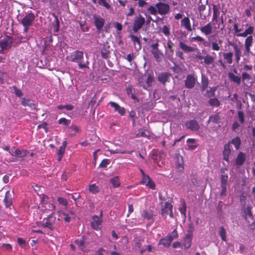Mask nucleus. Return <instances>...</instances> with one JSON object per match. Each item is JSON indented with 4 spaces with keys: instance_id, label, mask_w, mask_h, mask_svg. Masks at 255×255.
<instances>
[{
    "instance_id": "nucleus-1",
    "label": "nucleus",
    "mask_w": 255,
    "mask_h": 255,
    "mask_svg": "<svg viewBox=\"0 0 255 255\" xmlns=\"http://www.w3.org/2000/svg\"><path fill=\"white\" fill-rule=\"evenodd\" d=\"M84 59V53L82 51L76 50L71 53L70 55L67 57V59L72 62H75L78 64L79 68L83 69L88 67V61L86 63H82Z\"/></svg>"
},
{
    "instance_id": "nucleus-2",
    "label": "nucleus",
    "mask_w": 255,
    "mask_h": 255,
    "mask_svg": "<svg viewBox=\"0 0 255 255\" xmlns=\"http://www.w3.org/2000/svg\"><path fill=\"white\" fill-rule=\"evenodd\" d=\"M15 39L12 36L5 35L0 40V53H3L4 51L8 50L12 47L16 46Z\"/></svg>"
},
{
    "instance_id": "nucleus-3",
    "label": "nucleus",
    "mask_w": 255,
    "mask_h": 255,
    "mask_svg": "<svg viewBox=\"0 0 255 255\" xmlns=\"http://www.w3.org/2000/svg\"><path fill=\"white\" fill-rule=\"evenodd\" d=\"M53 215V213L51 212L46 218H44L41 223V226L50 230H54L55 228L56 219Z\"/></svg>"
},
{
    "instance_id": "nucleus-4",
    "label": "nucleus",
    "mask_w": 255,
    "mask_h": 255,
    "mask_svg": "<svg viewBox=\"0 0 255 255\" xmlns=\"http://www.w3.org/2000/svg\"><path fill=\"white\" fill-rule=\"evenodd\" d=\"M35 19L34 14L32 12H29L26 14L21 20L20 23L24 27V31L26 32L28 28L30 26Z\"/></svg>"
},
{
    "instance_id": "nucleus-5",
    "label": "nucleus",
    "mask_w": 255,
    "mask_h": 255,
    "mask_svg": "<svg viewBox=\"0 0 255 255\" xmlns=\"http://www.w3.org/2000/svg\"><path fill=\"white\" fill-rule=\"evenodd\" d=\"M160 205H161V215L166 218L167 215H169L171 218H174V215L173 213V205L171 203L166 202L164 205H162V202H160Z\"/></svg>"
},
{
    "instance_id": "nucleus-6",
    "label": "nucleus",
    "mask_w": 255,
    "mask_h": 255,
    "mask_svg": "<svg viewBox=\"0 0 255 255\" xmlns=\"http://www.w3.org/2000/svg\"><path fill=\"white\" fill-rule=\"evenodd\" d=\"M145 18L140 14H138L134 20L132 26V30L134 32H137L140 29L145 22Z\"/></svg>"
},
{
    "instance_id": "nucleus-7",
    "label": "nucleus",
    "mask_w": 255,
    "mask_h": 255,
    "mask_svg": "<svg viewBox=\"0 0 255 255\" xmlns=\"http://www.w3.org/2000/svg\"><path fill=\"white\" fill-rule=\"evenodd\" d=\"M103 222V211L101 210L99 216L94 215L92 221L90 223L91 228L95 230H98Z\"/></svg>"
},
{
    "instance_id": "nucleus-8",
    "label": "nucleus",
    "mask_w": 255,
    "mask_h": 255,
    "mask_svg": "<svg viewBox=\"0 0 255 255\" xmlns=\"http://www.w3.org/2000/svg\"><path fill=\"white\" fill-rule=\"evenodd\" d=\"M156 7L157 9L158 13L160 15H166L170 11V5L166 3L158 2L156 3Z\"/></svg>"
},
{
    "instance_id": "nucleus-9",
    "label": "nucleus",
    "mask_w": 255,
    "mask_h": 255,
    "mask_svg": "<svg viewBox=\"0 0 255 255\" xmlns=\"http://www.w3.org/2000/svg\"><path fill=\"white\" fill-rule=\"evenodd\" d=\"M158 46L159 45L157 42L151 44V52L155 59L158 61H160L163 57V54L159 49Z\"/></svg>"
},
{
    "instance_id": "nucleus-10",
    "label": "nucleus",
    "mask_w": 255,
    "mask_h": 255,
    "mask_svg": "<svg viewBox=\"0 0 255 255\" xmlns=\"http://www.w3.org/2000/svg\"><path fill=\"white\" fill-rule=\"evenodd\" d=\"M197 77L194 74H189L185 80V86L188 89L193 88L196 84Z\"/></svg>"
},
{
    "instance_id": "nucleus-11",
    "label": "nucleus",
    "mask_w": 255,
    "mask_h": 255,
    "mask_svg": "<svg viewBox=\"0 0 255 255\" xmlns=\"http://www.w3.org/2000/svg\"><path fill=\"white\" fill-rule=\"evenodd\" d=\"M172 78V74L167 72H162L158 74L157 77L158 81L164 85H165L166 83L170 82L171 79Z\"/></svg>"
},
{
    "instance_id": "nucleus-12",
    "label": "nucleus",
    "mask_w": 255,
    "mask_h": 255,
    "mask_svg": "<svg viewBox=\"0 0 255 255\" xmlns=\"http://www.w3.org/2000/svg\"><path fill=\"white\" fill-rule=\"evenodd\" d=\"M229 44L233 47L235 52L236 62L239 63L241 60V57L242 56L241 47L237 44L234 42H229Z\"/></svg>"
},
{
    "instance_id": "nucleus-13",
    "label": "nucleus",
    "mask_w": 255,
    "mask_h": 255,
    "mask_svg": "<svg viewBox=\"0 0 255 255\" xmlns=\"http://www.w3.org/2000/svg\"><path fill=\"white\" fill-rule=\"evenodd\" d=\"M193 239V234L191 231H188L186 234L182 245L185 249H189L192 245V241Z\"/></svg>"
},
{
    "instance_id": "nucleus-14",
    "label": "nucleus",
    "mask_w": 255,
    "mask_h": 255,
    "mask_svg": "<svg viewBox=\"0 0 255 255\" xmlns=\"http://www.w3.org/2000/svg\"><path fill=\"white\" fill-rule=\"evenodd\" d=\"M186 128L192 131H197L200 128L198 123L195 120H190L185 124Z\"/></svg>"
},
{
    "instance_id": "nucleus-15",
    "label": "nucleus",
    "mask_w": 255,
    "mask_h": 255,
    "mask_svg": "<svg viewBox=\"0 0 255 255\" xmlns=\"http://www.w3.org/2000/svg\"><path fill=\"white\" fill-rule=\"evenodd\" d=\"M222 40L219 39L218 41L216 40H212L210 43L205 41L204 44L206 46L211 45L212 50L213 51H218L221 49V47L222 44Z\"/></svg>"
},
{
    "instance_id": "nucleus-16",
    "label": "nucleus",
    "mask_w": 255,
    "mask_h": 255,
    "mask_svg": "<svg viewBox=\"0 0 255 255\" xmlns=\"http://www.w3.org/2000/svg\"><path fill=\"white\" fill-rule=\"evenodd\" d=\"M9 153L13 156H16L17 157H25L29 151L26 150H20L19 149H15L13 147L10 151H9Z\"/></svg>"
},
{
    "instance_id": "nucleus-17",
    "label": "nucleus",
    "mask_w": 255,
    "mask_h": 255,
    "mask_svg": "<svg viewBox=\"0 0 255 255\" xmlns=\"http://www.w3.org/2000/svg\"><path fill=\"white\" fill-rule=\"evenodd\" d=\"M95 26L97 29L100 31L104 26L105 19L100 15H94L93 16Z\"/></svg>"
},
{
    "instance_id": "nucleus-18",
    "label": "nucleus",
    "mask_w": 255,
    "mask_h": 255,
    "mask_svg": "<svg viewBox=\"0 0 255 255\" xmlns=\"http://www.w3.org/2000/svg\"><path fill=\"white\" fill-rule=\"evenodd\" d=\"M174 46V43L172 42L170 39H168L167 42V46H165V53L167 56L171 57L173 55L174 50L173 47Z\"/></svg>"
},
{
    "instance_id": "nucleus-19",
    "label": "nucleus",
    "mask_w": 255,
    "mask_h": 255,
    "mask_svg": "<svg viewBox=\"0 0 255 255\" xmlns=\"http://www.w3.org/2000/svg\"><path fill=\"white\" fill-rule=\"evenodd\" d=\"M67 142L66 140H64L62 142V145L60 147L58 151L57 152V154L58 156L57 160L58 161H60L63 157L65 151V148L67 145Z\"/></svg>"
},
{
    "instance_id": "nucleus-20",
    "label": "nucleus",
    "mask_w": 255,
    "mask_h": 255,
    "mask_svg": "<svg viewBox=\"0 0 255 255\" xmlns=\"http://www.w3.org/2000/svg\"><path fill=\"white\" fill-rule=\"evenodd\" d=\"M181 26L185 28L188 31H192L190 21L188 17H184L181 19Z\"/></svg>"
},
{
    "instance_id": "nucleus-21",
    "label": "nucleus",
    "mask_w": 255,
    "mask_h": 255,
    "mask_svg": "<svg viewBox=\"0 0 255 255\" xmlns=\"http://www.w3.org/2000/svg\"><path fill=\"white\" fill-rule=\"evenodd\" d=\"M109 104L114 108L115 111L118 112L121 116L125 115L126 110L124 108L121 107L117 103L114 102H110Z\"/></svg>"
},
{
    "instance_id": "nucleus-22",
    "label": "nucleus",
    "mask_w": 255,
    "mask_h": 255,
    "mask_svg": "<svg viewBox=\"0 0 255 255\" xmlns=\"http://www.w3.org/2000/svg\"><path fill=\"white\" fill-rule=\"evenodd\" d=\"M201 32L204 35L207 36L210 35L213 30V28L211 26V23H208L204 26L200 27L199 28Z\"/></svg>"
},
{
    "instance_id": "nucleus-23",
    "label": "nucleus",
    "mask_w": 255,
    "mask_h": 255,
    "mask_svg": "<svg viewBox=\"0 0 255 255\" xmlns=\"http://www.w3.org/2000/svg\"><path fill=\"white\" fill-rule=\"evenodd\" d=\"M12 193L10 191L6 192L3 200L6 207H10L12 204Z\"/></svg>"
},
{
    "instance_id": "nucleus-24",
    "label": "nucleus",
    "mask_w": 255,
    "mask_h": 255,
    "mask_svg": "<svg viewBox=\"0 0 255 255\" xmlns=\"http://www.w3.org/2000/svg\"><path fill=\"white\" fill-rule=\"evenodd\" d=\"M246 159V154L243 152L240 151L237 155L236 159V164L238 165H242Z\"/></svg>"
},
{
    "instance_id": "nucleus-25",
    "label": "nucleus",
    "mask_w": 255,
    "mask_h": 255,
    "mask_svg": "<svg viewBox=\"0 0 255 255\" xmlns=\"http://www.w3.org/2000/svg\"><path fill=\"white\" fill-rule=\"evenodd\" d=\"M129 37L130 38L131 41H132L135 49L137 50L140 49L141 48V44L139 38L132 34H130Z\"/></svg>"
},
{
    "instance_id": "nucleus-26",
    "label": "nucleus",
    "mask_w": 255,
    "mask_h": 255,
    "mask_svg": "<svg viewBox=\"0 0 255 255\" xmlns=\"http://www.w3.org/2000/svg\"><path fill=\"white\" fill-rule=\"evenodd\" d=\"M231 152V149L230 147V144L229 143L226 144L224 145V150H223V159L225 161H228L229 160V156Z\"/></svg>"
},
{
    "instance_id": "nucleus-27",
    "label": "nucleus",
    "mask_w": 255,
    "mask_h": 255,
    "mask_svg": "<svg viewBox=\"0 0 255 255\" xmlns=\"http://www.w3.org/2000/svg\"><path fill=\"white\" fill-rule=\"evenodd\" d=\"M228 77L231 81L236 83L238 85L241 84V78L240 76L235 75L232 72H229L228 73Z\"/></svg>"
},
{
    "instance_id": "nucleus-28",
    "label": "nucleus",
    "mask_w": 255,
    "mask_h": 255,
    "mask_svg": "<svg viewBox=\"0 0 255 255\" xmlns=\"http://www.w3.org/2000/svg\"><path fill=\"white\" fill-rule=\"evenodd\" d=\"M153 211L152 210H144L142 211L141 216L144 219L147 220H152L153 218Z\"/></svg>"
},
{
    "instance_id": "nucleus-29",
    "label": "nucleus",
    "mask_w": 255,
    "mask_h": 255,
    "mask_svg": "<svg viewBox=\"0 0 255 255\" xmlns=\"http://www.w3.org/2000/svg\"><path fill=\"white\" fill-rule=\"evenodd\" d=\"M171 242L172 239L169 238V236H167L165 238L159 240L158 244L165 247H168L170 246Z\"/></svg>"
},
{
    "instance_id": "nucleus-30",
    "label": "nucleus",
    "mask_w": 255,
    "mask_h": 255,
    "mask_svg": "<svg viewBox=\"0 0 255 255\" xmlns=\"http://www.w3.org/2000/svg\"><path fill=\"white\" fill-rule=\"evenodd\" d=\"M179 46L180 48L185 52H191L194 51L195 50L194 47L188 46L182 41L179 42Z\"/></svg>"
},
{
    "instance_id": "nucleus-31",
    "label": "nucleus",
    "mask_w": 255,
    "mask_h": 255,
    "mask_svg": "<svg viewBox=\"0 0 255 255\" xmlns=\"http://www.w3.org/2000/svg\"><path fill=\"white\" fill-rule=\"evenodd\" d=\"M215 61V58L211 55L207 54L204 57V61H200L201 64L210 65L212 64Z\"/></svg>"
},
{
    "instance_id": "nucleus-32",
    "label": "nucleus",
    "mask_w": 255,
    "mask_h": 255,
    "mask_svg": "<svg viewBox=\"0 0 255 255\" xmlns=\"http://www.w3.org/2000/svg\"><path fill=\"white\" fill-rule=\"evenodd\" d=\"M59 218L58 219V220H60L61 219H63L65 222L69 223L71 221V216H69V214H67L66 213L63 211H59L58 212Z\"/></svg>"
},
{
    "instance_id": "nucleus-33",
    "label": "nucleus",
    "mask_w": 255,
    "mask_h": 255,
    "mask_svg": "<svg viewBox=\"0 0 255 255\" xmlns=\"http://www.w3.org/2000/svg\"><path fill=\"white\" fill-rule=\"evenodd\" d=\"M75 243L80 250H81L82 251H86V240L84 238H83L81 240H76L75 241Z\"/></svg>"
},
{
    "instance_id": "nucleus-34",
    "label": "nucleus",
    "mask_w": 255,
    "mask_h": 255,
    "mask_svg": "<svg viewBox=\"0 0 255 255\" xmlns=\"http://www.w3.org/2000/svg\"><path fill=\"white\" fill-rule=\"evenodd\" d=\"M223 56L227 63L231 64L233 63V53L232 52H224L223 54Z\"/></svg>"
},
{
    "instance_id": "nucleus-35",
    "label": "nucleus",
    "mask_w": 255,
    "mask_h": 255,
    "mask_svg": "<svg viewBox=\"0 0 255 255\" xmlns=\"http://www.w3.org/2000/svg\"><path fill=\"white\" fill-rule=\"evenodd\" d=\"M227 169L226 168H223L221 169L222 174L221 175V185H227V183L228 179V175L227 174H225V171H227Z\"/></svg>"
},
{
    "instance_id": "nucleus-36",
    "label": "nucleus",
    "mask_w": 255,
    "mask_h": 255,
    "mask_svg": "<svg viewBox=\"0 0 255 255\" xmlns=\"http://www.w3.org/2000/svg\"><path fill=\"white\" fill-rule=\"evenodd\" d=\"M42 207L44 208V212L45 213H48V211H51L53 212L55 208V206H54V204L51 201H49L47 204H46Z\"/></svg>"
},
{
    "instance_id": "nucleus-37",
    "label": "nucleus",
    "mask_w": 255,
    "mask_h": 255,
    "mask_svg": "<svg viewBox=\"0 0 255 255\" xmlns=\"http://www.w3.org/2000/svg\"><path fill=\"white\" fill-rule=\"evenodd\" d=\"M213 17H212V21H216L217 22L218 18L220 15V11L216 5H213Z\"/></svg>"
},
{
    "instance_id": "nucleus-38",
    "label": "nucleus",
    "mask_w": 255,
    "mask_h": 255,
    "mask_svg": "<svg viewBox=\"0 0 255 255\" xmlns=\"http://www.w3.org/2000/svg\"><path fill=\"white\" fill-rule=\"evenodd\" d=\"M110 182L115 188L119 187L121 185L120 179L118 176H115L111 178L110 180Z\"/></svg>"
},
{
    "instance_id": "nucleus-39",
    "label": "nucleus",
    "mask_w": 255,
    "mask_h": 255,
    "mask_svg": "<svg viewBox=\"0 0 255 255\" xmlns=\"http://www.w3.org/2000/svg\"><path fill=\"white\" fill-rule=\"evenodd\" d=\"M208 3L207 0H200L198 4V9L201 12L205 10L206 5Z\"/></svg>"
},
{
    "instance_id": "nucleus-40",
    "label": "nucleus",
    "mask_w": 255,
    "mask_h": 255,
    "mask_svg": "<svg viewBox=\"0 0 255 255\" xmlns=\"http://www.w3.org/2000/svg\"><path fill=\"white\" fill-rule=\"evenodd\" d=\"M21 104L24 107L28 106L31 108L34 107L35 106L34 104L31 103L29 99H26L25 98H22Z\"/></svg>"
},
{
    "instance_id": "nucleus-41",
    "label": "nucleus",
    "mask_w": 255,
    "mask_h": 255,
    "mask_svg": "<svg viewBox=\"0 0 255 255\" xmlns=\"http://www.w3.org/2000/svg\"><path fill=\"white\" fill-rule=\"evenodd\" d=\"M219 235L223 241H226V232L223 226L219 228Z\"/></svg>"
},
{
    "instance_id": "nucleus-42",
    "label": "nucleus",
    "mask_w": 255,
    "mask_h": 255,
    "mask_svg": "<svg viewBox=\"0 0 255 255\" xmlns=\"http://www.w3.org/2000/svg\"><path fill=\"white\" fill-rule=\"evenodd\" d=\"M231 143L235 146L236 149H238L241 144V141L240 137L237 136L233 138L231 141Z\"/></svg>"
},
{
    "instance_id": "nucleus-43",
    "label": "nucleus",
    "mask_w": 255,
    "mask_h": 255,
    "mask_svg": "<svg viewBox=\"0 0 255 255\" xmlns=\"http://www.w3.org/2000/svg\"><path fill=\"white\" fill-rule=\"evenodd\" d=\"M208 103L210 106L216 107H219L221 104L220 102L217 98L210 99L208 101Z\"/></svg>"
},
{
    "instance_id": "nucleus-44",
    "label": "nucleus",
    "mask_w": 255,
    "mask_h": 255,
    "mask_svg": "<svg viewBox=\"0 0 255 255\" xmlns=\"http://www.w3.org/2000/svg\"><path fill=\"white\" fill-rule=\"evenodd\" d=\"M147 11L149 13L153 15H155L158 13L157 9L156 7V5L155 6L151 5H149V6H148L147 8Z\"/></svg>"
},
{
    "instance_id": "nucleus-45",
    "label": "nucleus",
    "mask_w": 255,
    "mask_h": 255,
    "mask_svg": "<svg viewBox=\"0 0 255 255\" xmlns=\"http://www.w3.org/2000/svg\"><path fill=\"white\" fill-rule=\"evenodd\" d=\"M89 191L93 194L98 193L99 192V187L96 184H93L89 186Z\"/></svg>"
},
{
    "instance_id": "nucleus-46",
    "label": "nucleus",
    "mask_w": 255,
    "mask_h": 255,
    "mask_svg": "<svg viewBox=\"0 0 255 255\" xmlns=\"http://www.w3.org/2000/svg\"><path fill=\"white\" fill-rule=\"evenodd\" d=\"M17 241L19 246L22 248L25 249L28 246V244L26 243V241L21 238H18Z\"/></svg>"
},
{
    "instance_id": "nucleus-47",
    "label": "nucleus",
    "mask_w": 255,
    "mask_h": 255,
    "mask_svg": "<svg viewBox=\"0 0 255 255\" xmlns=\"http://www.w3.org/2000/svg\"><path fill=\"white\" fill-rule=\"evenodd\" d=\"M137 137H149L150 136L148 132L144 129H140L138 133L136 134Z\"/></svg>"
},
{
    "instance_id": "nucleus-48",
    "label": "nucleus",
    "mask_w": 255,
    "mask_h": 255,
    "mask_svg": "<svg viewBox=\"0 0 255 255\" xmlns=\"http://www.w3.org/2000/svg\"><path fill=\"white\" fill-rule=\"evenodd\" d=\"M110 51L107 48L103 47L101 50V56L103 58L107 59L110 56Z\"/></svg>"
},
{
    "instance_id": "nucleus-49",
    "label": "nucleus",
    "mask_w": 255,
    "mask_h": 255,
    "mask_svg": "<svg viewBox=\"0 0 255 255\" xmlns=\"http://www.w3.org/2000/svg\"><path fill=\"white\" fill-rule=\"evenodd\" d=\"M111 162L110 159H103L100 164H99V167L100 168H106L109 164H110Z\"/></svg>"
},
{
    "instance_id": "nucleus-50",
    "label": "nucleus",
    "mask_w": 255,
    "mask_h": 255,
    "mask_svg": "<svg viewBox=\"0 0 255 255\" xmlns=\"http://www.w3.org/2000/svg\"><path fill=\"white\" fill-rule=\"evenodd\" d=\"M201 83H202V86H201L202 90L203 91H204L208 87V83H209L208 78H206L205 77H202Z\"/></svg>"
},
{
    "instance_id": "nucleus-51",
    "label": "nucleus",
    "mask_w": 255,
    "mask_h": 255,
    "mask_svg": "<svg viewBox=\"0 0 255 255\" xmlns=\"http://www.w3.org/2000/svg\"><path fill=\"white\" fill-rule=\"evenodd\" d=\"M54 15L55 17V23H53L52 25H53V28H54V31L55 32H58L59 31V26H60L59 22L57 16L56 15H55V14H54Z\"/></svg>"
},
{
    "instance_id": "nucleus-52",
    "label": "nucleus",
    "mask_w": 255,
    "mask_h": 255,
    "mask_svg": "<svg viewBox=\"0 0 255 255\" xmlns=\"http://www.w3.org/2000/svg\"><path fill=\"white\" fill-rule=\"evenodd\" d=\"M49 201H50V199L47 195L44 194L41 195V203L42 207L46 204H47Z\"/></svg>"
},
{
    "instance_id": "nucleus-53",
    "label": "nucleus",
    "mask_w": 255,
    "mask_h": 255,
    "mask_svg": "<svg viewBox=\"0 0 255 255\" xmlns=\"http://www.w3.org/2000/svg\"><path fill=\"white\" fill-rule=\"evenodd\" d=\"M220 118L218 115H215L209 117V122H211L214 123H218Z\"/></svg>"
},
{
    "instance_id": "nucleus-54",
    "label": "nucleus",
    "mask_w": 255,
    "mask_h": 255,
    "mask_svg": "<svg viewBox=\"0 0 255 255\" xmlns=\"http://www.w3.org/2000/svg\"><path fill=\"white\" fill-rule=\"evenodd\" d=\"M162 32L166 36H168L170 35V28L165 25H164L161 29Z\"/></svg>"
},
{
    "instance_id": "nucleus-55",
    "label": "nucleus",
    "mask_w": 255,
    "mask_h": 255,
    "mask_svg": "<svg viewBox=\"0 0 255 255\" xmlns=\"http://www.w3.org/2000/svg\"><path fill=\"white\" fill-rule=\"evenodd\" d=\"M69 128L72 131H74V133L72 134V135H76V133H78L80 132V129L79 128L75 125H72Z\"/></svg>"
},
{
    "instance_id": "nucleus-56",
    "label": "nucleus",
    "mask_w": 255,
    "mask_h": 255,
    "mask_svg": "<svg viewBox=\"0 0 255 255\" xmlns=\"http://www.w3.org/2000/svg\"><path fill=\"white\" fill-rule=\"evenodd\" d=\"M145 185L152 190L155 189V184L151 178L148 180Z\"/></svg>"
},
{
    "instance_id": "nucleus-57",
    "label": "nucleus",
    "mask_w": 255,
    "mask_h": 255,
    "mask_svg": "<svg viewBox=\"0 0 255 255\" xmlns=\"http://www.w3.org/2000/svg\"><path fill=\"white\" fill-rule=\"evenodd\" d=\"M98 3L100 5L103 6L107 9L111 8V5L106 1V0H99Z\"/></svg>"
},
{
    "instance_id": "nucleus-58",
    "label": "nucleus",
    "mask_w": 255,
    "mask_h": 255,
    "mask_svg": "<svg viewBox=\"0 0 255 255\" xmlns=\"http://www.w3.org/2000/svg\"><path fill=\"white\" fill-rule=\"evenodd\" d=\"M253 38L252 35L249 36L245 40V45L251 46L253 43Z\"/></svg>"
},
{
    "instance_id": "nucleus-59",
    "label": "nucleus",
    "mask_w": 255,
    "mask_h": 255,
    "mask_svg": "<svg viewBox=\"0 0 255 255\" xmlns=\"http://www.w3.org/2000/svg\"><path fill=\"white\" fill-rule=\"evenodd\" d=\"M70 121L66 119L65 118H62L58 120L59 124H63L65 126H68L70 124Z\"/></svg>"
},
{
    "instance_id": "nucleus-60",
    "label": "nucleus",
    "mask_w": 255,
    "mask_h": 255,
    "mask_svg": "<svg viewBox=\"0 0 255 255\" xmlns=\"http://www.w3.org/2000/svg\"><path fill=\"white\" fill-rule=\"evenodd\" d=\"M169 236V238L172 239V241L178 237V232L176 229H174L172 232L170 234L167 235Z\"/></svg>"
},
{
    "instance_id": "nucleus-61",
    "label": "nucleus",
    "mask_w": 255,
    "mask_h": 255,
    "mask_svg": "<svg viewBox=\"0 0 255 255\" xmlns=\"http://www.w3.org/2000/svg\"><path fill=\"white\" fill-rule=\"evenodd\" d=\"M238 116L239 121L241 124H244L245 122L244 114L243 111H240L238 113Z\"/></svg>"
},
{
    "instance_id": "nucleus-62",
    "label": "nucleus",
    "mask_w": 255,
    "mask_h": 255,
    "mask_svg": "<svg viewBox=\"0 0 255 255\" xmlns=\"http://www.w3.org/2000/svg\"><path fill=\"white\" fill-rule=\"evenodd\" d=\"M12 88L14 90V94L16 96L21 97L23 95L21 90L18 89L16 86H13Z\"/></svg>"
},
{
    "instance_id": "nucleus-63",
    "label": "nucleus",
    "mask_w": 255,
    "mask_h": 255,
    "mask_svg": "<svg viewBox=\"0 0 255 255\" xmlns=\"http://www.w3.org/2000/svg\"><path fill=\"white\" fill-rule=\"evenodd\" d=\"M57 201L60 204L66 206L68 204V201L66 199L63 197H58Z\"/></svg>"
},
{
    "instance_id": "nucleus-64",
    "label": "nucleus",
    "mask_w": 255,
    "mask_h": 255,
    "mask_svg": "<svg viewBox=\"0 0 255 255\" xmlns=\"http://www.w3.org/2000/svg\"><path fill=\"white\" fill-rule=\"evenodd\" d=\"M242 80L243 81H249L251 79V76L246 72H243L242 74Z\"/></svg>"
}]
</instances>
